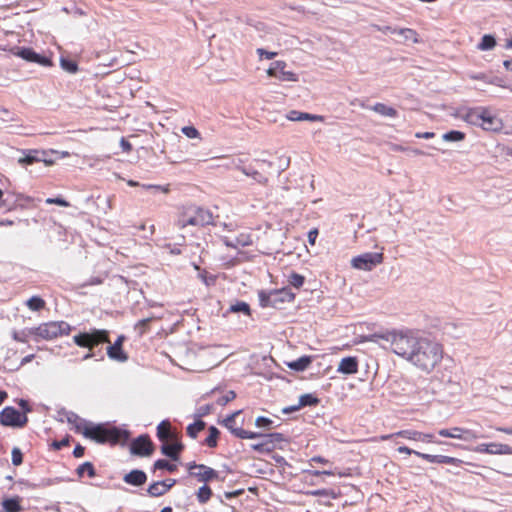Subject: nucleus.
Segmentation results:
<instances>
[{"label":"nucleus","instance_id":"nucleus-1","mask_svg":"<svg viewBox=\"0 0 512 512\" xmlns=\"http://www.w3.org/2000/svg\"><path fill=\"white\" fill-rule=\"evenodd\" d=\"M378 339L389 342L396 355L428 374L441 363L444 356L442 344L410 329L362 336L358 343L376 342Z\"/></svg>","mask_w":512,"mask_h":512},{"label":"nucleus","instance_id":"nucleus-2","mask_svg":"<svg viewBox=\"0 0 512 512\" xmlns=\"http://www.w3.org/2000/svg\"><path fill=\"white\" fill-rule=\"evenodd\" d=\"M77 433L83 435L92 441L99 444H110L112 446L117 444H125L129 438V433L118 427H108L103 424H92L88 427H77Z\"/></svg>","mask_w":512,"mask_h":512},{"label":"nucleus","instance_id":"nucleus-3","mask_svg":"<svg viewBox=\"0 0 512 512\" xmlns=\"http://www.w3.org/2000/svg\"><path fill=\"white\" fill-rule=\"evenodd\" d=\"M463 119L474 126L486 131H496L501 128V120L488 107H473L466 110Z\"/></svg>","mask_w":512,"mask_h":512},{"label":"nucleus","instance_id":"nucleus-4","mask_svg":"<svg viewBox=\"0 0 512 512\" xmlns=\"http://www.w3.org/2000/svg\"><path fill=\"white\" fill-rule=\"evenodd\" d=\"M70 332L71 326L65 321H49L28 329L29 335L36 341L53 340L64 335H69Z\"/></svg>","mask_w":512,"mask_h":512},{"label":"nucleus","instance_id":"nucleus-5","mask_svg":"<svg viewBox=\"0 0 512 512\" xmlns=\"http://www.w3.org/2000/svg\"><path fill=\"white\" fill-rule=\"evenodd\" d=\"M74 343L82 348L92 350L102 343H110L107 330L93 329L91 332H83L73 336Z\"/></svg>","mask_w":512,"mask_h":512},{"label":"nucleus","instance_id":"nucleus-6","mask_svg":"<svg viewBox=\"0 0 512 512\" xmlns=\"http://www.w3.org/2000/svg\"><path fill=\"white\" fill-rule=\"evenodd\" d=\"M259 434L260 436L258 438H261L262 441L251 445V449L258 453L269 454L276 449H282V444L287 442V439L282 433Z\"/></svg>","mask_w":512,"mask_h":512},{"label":"nucleus","instance_id":"nucleus-7","mask_svg":"<svg viewBox=\"0 0 512 512\" xmlns=\"http://www.w3.org/2000/svg\"><path fill=\"white\" fill-rule=\"evenodd\" d=\"M397 451L401 454L411 455L414 454L423 460H426L429 463H437V464H449V465H455L460 466L463 461L461 459L446 456V455H432L427 453H422L416 450H413L407 446H400L397 448Z\"/></svg>","mask_w":512,"mask_h":512},{"label":"nucleus","instance_id":"nucleus-8","mask_svg":"<svg viewBox=\"0 0 512 512\" xmlns=\"http://www.w3.org/2000/svg\"><path fill=\"white\" fill-rule=\"evenodd\" d=\"M189 475L197 479L198 482L208 483L219 479L218 471L204 464L190 462L187 464Z\"/></svg>","mask_w":512,"mask_h":512},{"label":"nucleus","instance_id":"nucleus-9","mask_svg":"<svg viewBox=\"0 0 512 512\" xmlns=\"http://www.w3.org/2000/svg\"><path fill=\"white\" fill-rule=\"evenodd\" d=\"M241 414V411H236L228 416H226L223 420L219 421V424L226 427L235 437L240 439H257L260 436L258 432H252L244 430L241 427L236 425V418Z\"/></svg>","mask_w":512,"mask_h":512},{"label":"nucleus","instance_id":"nucleus-10","mask_svg":"<svg viewBox=\"0 0 512 512\" xmlns=\"http://www.w3.org/2000/svg\"><path fill=\"white\" fill-rule=\"evenodd\" d=\"M28 422L26 414L20 413L11 406L5 407L0 413V424L7 427H24Z\"/></svg>","mask_w":512,"mask_h":512},{"label":"nucleus","instance_id":"nucleus-11","mask_svg":"<svg viewBox=\"0 0 512 512\" xmlns=\"http://www.w3.org/2000/svg\"><path fill=\"white\" fill-rule=\"evenodd\" d=\"M154 449V444L147 434L138 436L130 443V452L135 456L149 457L153 454Z\"/></svg>","mask_w":512,"mask_h":512},{"label":"nucleus","instance_id":"nucleus-12","mask_svg":"<svg viewBox=\"0 0 512 512\" xmlns=\"http://www.w3.org/2000/svg\"><path fill=\"white\" fill-rule=\"evenodd\" d=\"M438 434L444 438L458 439L466 442L475 441L479 438V435L474 430L459 426L440 429Z\"/></svg>","mask_w":512,"mask_h":512},{"label":"nucleus","instance_id":"nucleus-13","mask_svg":"<svg viewBox=\"0 0 512 512\" xmlns=\"http://www.w3.org/2000/svg\"><path fill=\"white\" fill-rule=\"evenodd\" d=\"M382 262V253H364L354 257L351 261V264L355 269L370 271Z\"/></svg>","mask_w":512,"mask_h":512},{"label":"nucleus","instance_id":"nucleus-14","mask_svg":"<svg viewBox=\"0 0 512 512\" xmlns=\"http://www.w3.org/2000/svg\"><path fill=\"white\" fill-rule=\"evenodd\" d=\"M191 218L187 223L191 226H205L213 223L212 213L204 208L191 206Z\"/></svg>","mask_w":512,"mask_h":512},{"label":"nucleus","instance_id":"nucleus-15","mask_svg":"<svg viewBox=\"0 0 512 512\" xmlns=\"http://www.w3.org/2000/svg\"><path fill=\"white\" fill-rule=\"evenodd\" d=\"M474 451L481 454L510 455L512 447L502 443H482L475 447Z\"/></svg>","mask_w":512,"mask_h":512},{"label":"nucleus","instance_id":"nucleus-16","mask_svg":"<svg viewBox=\"0 0 512 512\" xmlns=\"http://www.w3.org/2000/svg\"><path fill=\"white\" fill-rule=\"evenodd\" d=\"M15 55L18 57H21L22 59L28 61V62H34L38 63L42 66H51L52 61L45 56H41L37 54L33 49L31 48H19Z\"/></svg>","mask_w":512,"mask_h":512},{"label":"nucleus","instance_id":"nucleus-17","mask_svg":"<svg viewBox=\"0 0 512 512\" xmlns=\"http://www.w3.org/2000/svg\"><path fill=\"white\" fill-rule=\"evenodd\" d=\"M359 371V360L356 356L344 357L340 360L337 372L345 375H354Z\"/></svg>","mask_w":512,"mask_h":512},{"label":"nucleus","instance_id":"nucleus-18","mask_svg":"<svg viewBox=\"0 0 512 512\" xmlns=\"http://www.w3.org/2000/svg\"><path fill=\"white\" fill-rule=\"evenodd\" d=\"M184 449V445L177 440H171L169 442H163L161 446V452L165 456L171 458L174 461L179 459L181 451Z\"/></svg>","mask_w":512,"mask_h":512},{"label":"nucleus","instance_id":"nucleus-19","mask_svg":"<svg viewBox=\"0 0 512 512\" xmlns=\"http://www.w3.org/2000/svg\"><path fill=\"white\" fill-rule=\"evenodd\" d=\"M157 437L162 443L177 440V438H179L178 433L172 430L171 423L168 420H163L158 424Z\"/></svg>","mask_w":512,"mask_h":512},{"label":"nucleus","instance_id":"nucleus-20","mask_svg":"<svg viewBox=\"0 0 512 512\" xmlns=\"http://www.w3.org/2000/svg\"><path fill=\"white\" fill-rule=\"evenodd\" d=\"M124 339L123 335L119 336L115 343L107 348L109 358L119 362H125L128 359L127 354L122 349Z\"/></svg>","mask_w":512,"mask_h":512},{"label":"nucleus","instance_id":"nucleus-21","mask_svg":"<svg viewBox=\"0 0 512 512\" xmlns=\"http://www.w3.org/2000/svg\"><path fill=\"white\" fill-rule=\"evenodd\" d=\"M273 301L275 300V308H278L279 305L283 303L293 302L295 299V294L289 288H281L277 290H273Z\"/></svg>","mask_w":512,"mask_h":512},{"label":"nucleus","instance_id":"nucleus-22","mask_svg":"<svg viewBox=\"0 0 512 512\" xmlns=\"http://www.w3.org/2000/svg\"><path fill=\"white\" fill-rule=\"evenodd\" d=\"M123 480L125 483L132 485V486H142L147 481V475L144 471L134 469L127 473Z\"/></svg>","mask_w":512,"mask_h":512},{"label":"nucleus","instance_id":"nucleus-23","mask_svg":"<svg viewBox=\"0 0 512 512\" xmlns=\"http://www.w3.org/2000/svg\"><path fill=\"white\" fill-rule=\"evenodd\" d=\"M312 361H313V356L304 355L294 361L287 362L286 365L291 370L301 372V371L306 370L311 365Z\"/></svg>","mask_w":512,"mask_h":512},{"label":"nucleus","instance_id":"nucleus-24","mask_svg":"<svg viewBox=\"0 0 512 512\" xmlns=\"http://www.w3.org/2000/svg\"><path fill=\"white\" fill-rule=\"evenodd\" d=\"M318 403H319V399L317 397L313 396L312 394H304V395L300 396L299 403L297 406L286 408L283 411L285 413L292 412V411H296L299 408H302L305 406H316Z\"/></svg>","mask_w":512,"mask_h":512},{"label":"nucleus","instance_id":"nucleus-25","mask_svg":"<svg viewBox=\"0 0 512 512\" xmlns=\"http://www.w3.org/2000/svg\"><path fill=\"white\" fill-rule=\"evenodd\" d=\"M287 118L291 121L309 120V121L322 122L324 120V117L321 115H313V114H309V113H305V112H299L296 110L290 111Z\"/></svg>","mask_w":512,"mask_h":512},{"label":"nucleus","instance_id":"nucleus-26","mask_svg":"<svg viewBox=\"0 0 512 512\" xmlns=\"http://www.w3.org/2000/svg\"><path fill=\"white\" fill-rule=\"evenodd\" d=\"M241 163H243L242 160H239V163L236 165V168L240 170L243 174H245L248 177L253 178L255 181H257L260 184H266L268 182V178L261 174L260 172L256 170H249L243 166H241Z\"/></svg>","mask_w":512,"mask_h":512},{"label":"nucleus","instance_id":"nucleus-27","mask_svg":"<svg viewBox=\"0 0 512 512\" xmlns=\"http://www.w3.org/2000/svg\"><path fill=\"white\" fill-rule=\"evenodd\" d=\"M25 305L31 311L39 312L46 308V301L42 297L35 295L26 300Z\"/></svg>","mask_w":512,"mask_h":512},{"label":"nucleus","instance_id":"nucleus-28","mask_svg":"<svg viewBox=\"0 0 512 512\" xmlns=\"http://www.w3.org/2000/svg\"><path fill=\"white\" fill-rule=\"evenodd\" d=\"M147 493L150 497H160L167 493V488L163 481H155L148 486Z\"/></svg>","mask_w":512,"mask_h":512},{"label":"nucleus","instance_id":"nucleus-29","mask_svg":"<svg viewBox=\"0 0 512 512\" xmlns=\"http://www.w3.org/2000/svg\"><path fill=\"white\" fill-rule=\"evenodd\" d=\"M191 206L183 207L178 214V218L176 220V226L179 229H184L187 226H191V223H187L189 218H191Z\"/></svg>","mask_w":512,"mask_h":512},{"label":"nucleus","instance_id":"nucleus-30","mask_svg":"<svg viewBox=\"0 0 512 512\" xmlns=\"http://www.w3.org/2000/svg\"><path fill=\"white\" fill-rule=\"evenodd\" d=\"M39 153L40 151L36 149L28 150L24 157L19 158L18 163L22 166H25L39 162L41 161L40 157L38 156Z\"/></svg>","mask_w":512,"mask_h":512},{"label":"nucleus","instance_id":"nucleus-31","mask_svg":"<svg viewBox=\"0 0 512 512\" xmlns=\"http://www.w3.org/2000/svg\"><path fill=\"white\" fill-rule=\"evenodd\" d=\"M76 474L79 479L83 478L85 474H87L89 478H94L96 476V471L94 465L87 461L78 466Z\"/></svg>","mask_w":512,"mask_h":512},{"label":"nucleus","instance_id":"nucleus-32","mask_svg":"<svg viewBox=\"0 0 512 512\" xmlns=\"http://www.w3.org/2000/svg\"><path fill=\"white\" fill-rule=\"evenodd\" d=\"M205 427L206 423L203 420L198 419L194 423L187 426L186 433L190 438L195 439L197 438L198 434L205 429Z\"/></svg>","mask_w":512,"mask_h":512},{"label":"nucleus","instance_id":"nucleus-33","mask_svg":"<svg viewBox=\"0 0 512 512\" xmlns=\"http://www.w3.org/2000/svg\"><path fill=\"white\" fill-rule=\"evenodd\" d=\"M370 109L380 115L387 116V117H396L398 115L396 109H394L393 107L387 106L383 103H376Z\"/></svg>","mask_w":512,"mask_h":512},{"label":"nucleus","instance_id":"nucleus-34","mask_svg":"<svg viewBox=\"0 0 512 512\" xmlns=\"http://www.w3.org/2000/svg\"><path fill=\"white\" fill-rule=\"evenodd\" d=\"M392 33L402 35L405 40H410L413 43L420 42L418 33L414 29H411V28L394 29V30H392Z\"/></svg>","mask_w":512,"mask_h":512},{"label":"nucleus","instance_id":"nucleus-35","mask_svg":"<svg viewBox=\"0 0 512 512\" xmlns=\"http://www.w3.org/2000/svg\"><path fill=\"white\" fill-rule=\"evenodd\" d=\"M259 304L262 308L272 307L275 308V300L273 301V292L260 291L258 293Z\"/></svg>","mask_w":512,"mask_h":512},{"label":"nucleus","instance_id":"nucleus-36","mask_svg":"<svg viewBox=\"0 0 512 512\" xmlns=\"http://www.w3.org/2000/svg\"><path fill=\"white\" fill-rule=\"evenodd\" d=\"M208 431L209 435L206 437L204 443L210 448H215L218 444L220 431L215 426H210Z\"/></svg>","mask_w":512,"mask_h":512},{"label":"nucleus","instance_id":"nucleus-37","mask_svg":"<svg viewBox=\"0 0 512 512\" xmlns=\"http://www.w3.org/2000/svg\"><path fill=\"white\" fill-rule=\"evenodd\" d=\"M212 495L213 492L211 488L206 484L201 486L196 493L197 500L201 504L207 503L211 499Z\"/></svg>","mask_w":512,"mask_h":512},{"label":"nucleus","instance_id":"nucleus-38","mask_svg":"<svg viewBox=\"0 0 512 512\" xmlns=\"http://www.w3.org/2000/svg\"><path fill=\"white\" fill-rule=\"evenodd\" d=\"M2 506L6 512H20L22 510L18 497L5 499Z\"/></svg>","mask_w":512,"mask_h":512},{"label":"nucleus","instance_id":"nucleus-39","mask_svg":"<svg viewBox=\"0 0 512 512\" xmlns=\"http://www.w3.org/2000/svg\"><path fill=\"white\" fill-rule=\"evenodd\" d=\"M496 46V40L492 35L486 34L482 37L481 42L478 44V49L481 51L492 50Z\"/></svg>","mask_w":512,"mask_h":512},{"label":"nucleus","instance_id":"nucleus-40","mask_svg":"<svg viewBox=\"0 0 512 512\" xmlns=\"http://www.w3.org/2000/svg\"><path fill=\"white\" fill-rule=\"evenodd\" d=\"M420 434H421L420 431L411 430V429L400 430V431L396 432L397 437H401V438L411 440V441H416V442H419Z\"/></svg>","mask_w":512,"mask_h":512},{"label":"nucleus","instance_id":"nucleus-41","mask_svg":"<svg viewBox=\"0 0 512 512\" xmlns=\"http://www.w3.org/2000/svg\"><path fill=\"white\" fill-rule=\"evenodd\" d=\"M442 138L444 141L458 142L465 139V133L457 130H452L443 134Z\"/></svg>","mask_w":512,"mask_h":512},{"label":"nucleus","instance_id":"nucleus-42","mask_svg":"<svg viewBox=\"0 0 512 512\" xmlns=\"http://www.w3.org/2000/svg\"><path fill=\"white\" fill-rule=\"evenodd\" d=\"M154 469H165L169 472H175L177 470V466L175 464H172L170 462H168L167 460L165 459H159L157 461H155L154 463Z\"/></svg>","mask_w":512,"mask_h":512},{"label":"nucleus","instance_id":"nucleus-43","mask_svg":"<svg viewBox=\"0 0 512 512\" xmlns=\"http://www.w3.org/2000/svg\"><path fill=\"white\" fill-rule=\"evenodd\" d=\"M286 67V62L284 61H275L272 66L267 70V75L270 77L278 78L279 73L278 70H283Z\"/></svg>","mask_w":512,"mask_h":512},{"label":"nucleus","instance_id":"nucleus-44","mask_svg":"<svg viewBox=\"0 0 512 512\" xmlns=\"http://www.w3.org/2000/svg\"><path fill=\"white\" fill-rule=\"evenodd\" d=\"M67 421H68V423L73 425L76 433H77V427H80L82 425L85 427H88L90 424V422H86L85 420L81 419L78 415H76L74 413H72L70 416H68Z\"/></svg>","mask_w":512,"mask_h":512},{"label":"nucleus","instance_id":"nucleus-45","mask_svg":"<svg viewBox=\"0 0 512 512\" xmlns=\"http://www.w3.org/2000/svg\"><path fill=\"white\" fill-rule=\"evenodd\" d=\"M70 442H71V436L70 435H66V437H64L60 441H56V440L53 441L50 444V449L54 450V451H58V450L62 449L63 447L69 446Z\"/></svg>","mask_w":512,"mask_h":512},{"label":"nucleus","instance_id":"nucleus-46","mask_svg":"<svg viewBox=\"0 0 512 512\" xmlns=\"http://www.w3.org/2000/svg\"><path fill=\"white\" fill-rule=\"evenodd\" d=\"M230 311L235 313L242 312L246 315H250L251 313L250 306L246 302H237L230 307Z\"/></svg>","mask_w":512,"mask_h":512},{"label":"nucleus","instance_id":"nucleus-47","mask_svg":"<svg viewBox=\"0 0 512 512\" xmlns=\"http://www.w3.org/2000/svg\"><path fill=\"white\" fill-rule=\"evenodd\" d=\"M279 76L278 79L282 81H292L296 82L298 80L297 75L292 71H286L285 68L283 70H278Z\"/></svg>","mask_w":512,"mask_h":512},{"label":"nucleus","instance_id":"nucleus-48","mask_svg":"<svg viewBox=\"0 0 512 512\" xmlns=\"http://www.w3.org/2000/svg\"><path fill=\"white\" fill-rule=\"evenodd\" d=\"M305 278L304 276L298 274V273H292L289 276V283L295 288H300L304 284Z\"/></svg>","mask_w":512,"mask_h":512},{"label":"nucleus","instance_id":"nucleus-49","mask_svg":"<svg viewBox=\"0 0 512 512\" xmlns=\"http://www.w3.org/2000/svg\"><path fill=\"white\" fill-rule=\"evenodd\" d=\"M150 321H151V318H146V319H142V320L138 321L135 324V330L138 331L139 335H143L144 333H146L148 331Z\"/></svg>","mask_w":512,"mask_h":512},{"label":"nucleus","instance_id":"nucleus-50","mask_svg":"<svg viewBox=\"0 0 512 512\" xmlns=\"http://www.w3.org/2000/svg\"><path fill=\"white\" fill-rule=\"evenodd\" d=\"M181 131L186 137L190 139L200 138L199 131L193 126H185L181 129Z\"/></svg>","mask_w":512,"mask_h":512},{"label":"nucleus","instance_id":"nucleus-51","mask_svg":"<svg viewBox=\"0 0 512 512\" xmlns=\"http://www.w3.org/2000/svg\"><path fill=\"white\" fill-rule=\"evenodd\" d=\"M11 456L13 465L19 466L23 463V454L19 448L14 447Z\"/></svg>","mask_w":512,"mask_h":512},{"label":"nucleus","instance_id":"nucleus-52","mask_svg":"<svg viewBox=\"0 0 512 512\" xmlns=\"http://www.w3.org/2000/svg\"><path fill=\"white\" fill-rule=\"evenodd\" d=\"M142 187L144 189H151V190H155V191H160L164 194H168L170 192V185L167 184V185H155V184H143Z\"/></svg>","mask_w":512,"mask_h":512},{"label":"nucleus","instance_id":"nucleus-53","mask_svg":"<svg viewBox=\"0 0 512 512\" xmlns=\"http://www.w3.org/2000/svg\"><path fill=\"white\" fill-rule=\"evenodd\" d=\"M61 66L63 69H65L66 71H68L70 73H75L78 70L77 64L74 61H70V60L62 59Z\"/></svg>","mask_w":512,"mask_h":512},{"label":"nucleus","instance_id":"nucleus-54","mask_svg":"<svg viewBox=\"0 0 512 512\" xmlns=\"http://www.w3.org/2000/svg\"><path fill=\"white\" fill-rule=\"evenodd\" d=\"M273 424V421L267 417H257L255 420V425L259 428H270Z\"/></svg>","mask_w":512,"mask_h":512},{"label":"nucleus","instance_id":"nucleus-55","mask_svg":"<svg viewBox=\"0 0 512 512\" xmlns=\"http://www.w3.org/2000/svg\"><path fill=\"white\" fill-rule=\"evenodd\" d=\"M45 202H46V204H55V205L62 206V207L70 206V203L62 197L47 198L45 200Z\"/></svg>","mask_w":512,"mask_h":512},{"label":"nucleus","instance_id":"nucleus-56","mask_svg":"<svg viewBox=\"0 0 512 512\" xmlns=\"http://www.w3.org/2000/svg\"><path fill=\"white\" fill-rule=\"evenodd\" d=\"M28 337H31L28 333V330L27 331H22V332H14L13 333V339L17 342H21V343H27L28 342Z\"/></svg>","mask_w":512,"mask_h":512},{"label":"nucleus","instance_id":"nucleus-57","mask_svg":"<svg viewBox=\"0 0 512 512\" xmlns=\"http://www.w3.org/2000/svg\"><path fill=\"white\" fill-rule=\"evenodd\" d=\"M213 409V406L210 405V404H207V405H203L201 406L199 409H198V413H197V416L198 418H201L203 416H206L208 414H210V412L212 411Z\"/></svg>","mask_w":512,"mask_h":512},{"label":"nucleus","instance_id":"nucleus-58","mask_svg":"<svg viewBox=\"0 0 512 512\" xmlns=\"http://www.w3.org/2000/svg\"><path fill=\"white\" fill-rule=\"evenodd\" d=\"M257 54L260 56V57H265L266 59H273L276 57L277 53L276 52H269V51H266L265 49L263 48H258L257 49Z\"/></svg>","mask_w":512,"mask_h":512},{"label":"nucleus","instance_id":"nucleus-59","mask_svg":"<svg viewBox=\"0 0 512 512\" xmlns=\"http://www.w3.org/2000/svg\"><path fill=\"white\" fill-rule=\"evenodd\" d=\"M419 442H423V443H438L437 441L434 440L433 434L423 433V432H421V434H420Z\"/></svg>","mask_w":512,"mask_h":512},{"label":"nucleus","instance_id":"nucleus-60","mask_svg":"<svg viewBox=\"0 0 512 512\" xmlns=\"http://www.w3.org/2000/svg\"><path fill=\"white\" fill-rule=\"evenodd\" d=\"M319 231L317 228H313L308 232V242L310 245H315Z\"/></svg>","mask_w":512,"mask_h":512},{"label":"nucleus","instance_id":"nucleus-61","mask_svg":"<svg viewBox=\"0 0 512 512\" xmlns=\"http://www.w3.org/2000/svg\"><path fill=\"white\" fill-rule=\"evenodd\" d=\"M393 437H397L396 432L392 433V434L381 435L378 437L375 436V437L370 438L368 441H370V442L386 441V440L392 439Z\"/></svg>","mask_w":512,"mask_h":512},{"label":"nucleus","instance_id":"nucleus-62","mask_svg":"<svg viewBox=\"0 0 512 512\" xmlns=\"http://www.w3.org/2000/svg\"><path fill=\"white\" fill-rule=\"evenodd\" d=\"M120 146L123 149L124 152L129 153L132 151V144L126 140L124 137L120 140Z\"/></svg>","mask_w":512,"mask_h":512},{"label":"nucleus","instance_id":"nucleus-63","mask_svg":"<svg viewBox=\"0 0 512 512\" xmlns=\"http://www.w3.org/2000/svg\"><path fill=\"white\" fill-rule=\"evenodd\" d=\"M84 453H85V447H83L82 445L80 444H77L73 450V456L75 458H81L84 456Z\"/></svg>","mask_w":512,"mask_h":512},{"label":"nucleus","instance_id":"nucleus-64","mask_svg":"<svg viewBox=\"0 0 512 512\" xmlns=\"http://www.w3.org/2000/svg\"><path fill=\"white\" fill-rule=\"evenodd\" d=\"M236 394L233 391H229L221 400H219V403L224 405L228 403L229 401L235 399Z\"/></svg>","mask_w":512,"mask_h":512}]
</instances>
